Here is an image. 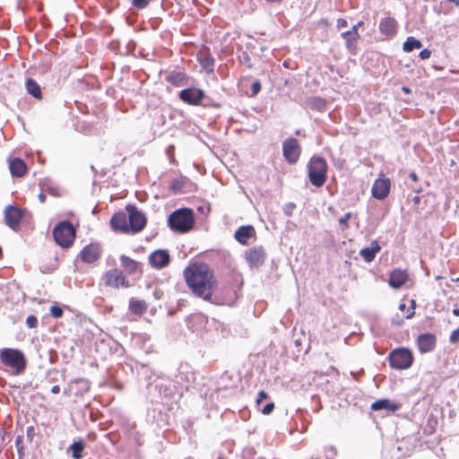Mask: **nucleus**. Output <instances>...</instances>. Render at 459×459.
Instances as JSON below:
<instances>
[{"label": "nucleus", "mask_w": 459, "mask_h": 459, "mask_svg": "<svg viewBox=\"0 0 459 459\" xmlns=\"http://www.w3.org/2000/svg\"><path fill=\"white\" fill-rule=\"evenodd\" d=\"M359 254L364 258V260L368 263L373 261L376 256V254L369 247L361 249Z\"/></svg>", "instance_id": "nucleus-32"}, {"label": "nucleus", "mask_w": 459, "mask_h": 459, "mask_svg": "<svg viewBox=\"0 0 459 459\" xmlns=\"http://www.w3.org/2000/svg\"><path fill=\"white\" fill-rule=\"evenodd\" d=\"M413 181H417L418 180V176L415 172H411L410 173V176H409Z\"/></svg>", "instance_id": "nucleus-53"}, {"label": "nucleus", "mask_w": 459, "mask_h": 459, "mask_svg": "<svg viewBox=\"0 0 459 459\" xmlns=\"http://www.w3.org/2000/svg\"><path fill=\"white\" fill-rule=\"evenodd\" d=\"M9 169L13 177H22L27 170L26 164L20 158L9 159Z\"/></svg>", "instance_id": "nucleus-18"}, {"label": "nucleus", "mask_w": 459, "mask_h": 459, "mask_svg": "<svg viewBox=\"0 0 459 459\" xmlns=\"http://www.w3.org/2000/svg\"><path fill=\"white\" fill-rule=\"evenodd\" d=\"M449 341L452 343H455L459 341V326L451 333Z\"/></svg>", "instance_id": "nucleus-38"}, {"label": "nucleus", "mask_w": 459, "mask_h": 459, "mask_svg": "<svg viewBox=\"0 0 459 459\" xmlns=\"http://www.w3.org/2000/svg\"><path fill=\"white\" fill-rule=\"evenodd\" d=\"M173 152H174V146L173 145H169L167 148V153H168V155L172 156Z\"/></svg>", "instance_id": "nucleus-51"}, {"label": "nucleus", "mask_w": 459, "mask_h": 459, "mask_svg": "<svg viewBox=\"0 0 459 459\" xmlns=\"http://www.w3.org/2000/svg\"><path fill=\"white\" fill-rule=\"evenodd\" d=\"M51 391H52L54 394H57V385H54V386H52Z\"/></svg>", "instance_id": "nucleus-59"}, {"label": "nucleus", "mask_w": 459, "mask_h": 459, "mask_svg": "<svg viewBox=\"0 0 459 459\" xmlns=\"http://www.w3.org/2000/svg\"><path fill=\"white\" fill-rule=\"evenodd\" d=\"M58 315H59V317L62 316V310H61V308H60V307H59Z\"/></svg>", "instance_id": "nucleus-62"}, {"label": "nucleus", "mask_w": 459, "mask_h": 459, "mask_svg": "<svg viewBox=\"0 0 459 459\" xmlns=\"http://www.w3.org/2000/svg\"><path fill=\"white\" fill-rule=\"evenodd\" d=\"M295 207H296V205L293 203H289V204H285V206L283 208L285 214H287L289 216L291 215Z\"/></svg>", "instance_id": "nucleus-40"}, {"label": "nucleus", "mask_w": 459, "mask_h": 459, "mask_svg": "<svg viewBox=\"0 0 459 459\" xmlns=\"http://www.w3.org/2000/svg\"><path fill=\"white\" fill-rule=\"evenodd\" d=\"M362 24L361 22H358L357 24L353 25L351 30H350V31H357L358 32V28Z\"/></svg>", "instance_id": "nucleus-52"}, {"label": "nucleus", "mask_w": 459, "mask_h": 459, "mask_svg": "<svg viewBox=\"0 0 459 459\" xmlns=\"http://www.w3.org/2000/svg\"><path fill=\"white\" fill-rule=\"evenodd\" d=\"M75 385L79 386V391L82 394L89 391L90 385L87 380L81 379L75 382Z\"/></svg>", "instance_id": "nucleus-34"}, {"label": "nucleus", "mask_w": 459, "mask_h": 459, "mask_svg": "<svg viewBox=\"0 0 459 459\" xmlns=\"http://www.w3.org/2000/svg\"><path fill=\"white\" fill-rule=\"evenodd\" d=\"M113 229L119 230L123 232L129 231L128 213L120 212L113 215L110 221Z\"/></svg>", "instance_id": "nucleus-15"}, {"label": "nucleus", "mask_w": 459, "mask_h": 459, "mask_svg": "<svg viewBox=\"0 0 459 459\" xmlns=\"http://www.w3.org/2000/svg\"><path fill=\"white\" fill-rule=\"evenodd\" d=\"M413 361L411 352L405 348H398L389 354V364L395 369H407Z\"/></svg>", "instance_id": "nucleus-4"}, {"label": "nucleus", "mask_w": 459, "mask_h": 459, "mask_svg": "<svg viewBox=\"0 0 459 459\" xmlns=\"http://www.w3.org/2000/svg\"><path fill=\"white\" fill-rule=\"evenodd\" d=\"M371 409L373 411L385 410L388 411H395L399 409V405L395 403H392L388 399H381L372 403Z\"/></svg>", "instance_id": "nucleus-22"}, {"label": "nucleus", "mask_w": 459, "mask_h": 459, "mask_svg": "<svg viewBox=\"0 0 459 459\" xmlns=\"http://www.w3.org/2000/svg\"><path fill=\"white\" fill-rule=\"evenodd\" d=\"M411 312L406 316V318L410 319L414 316V307H415V301L413 299L411 300Z\"/></svg>", "instance_id": "nucleus-50"}, {"label": "nucleus", "mask_w": 459, "mask_h": 459, "mask_svg": "<svg viewBox=\"0 0 459 459\" xmlns=\"http://www.w3.org/2000/svg\"><path fill=\"white\" fill-rule=\"evenodd\" d=\"M348 26V22L345 19L340 18L337 20V28L342 29Z\"/></svg>", "instance_id": "nucleus-46"}, {"label": "nucleus", "mask_w": 459, "mask_h": 459, "mask_svg": "<svg viewBox=\"0 0 459 459\" xmlns=\"http://www.w3.org/2000/svg\"><path fill=\"white\" fill-rule=\"evenodd\" d=\"M252 93L254 95H256L260 92L261 91V83L259 81H255L253 84H252Z\"/></svg>", "instance_id": "nucleus-41"}, {"label": "nucleus", "mask_w": 459, "mask_h": 459, "mask_svg": "<svg viewBox=\"0 0 459 459\" xmlns=\"http://www.w3.org/2000/svg\"><path fill=\"white\" fill-rule=\"evenodd\" d=\"M397 22L394 18H385L379 24V29L382 33L386 36H393L396 32Z\"/></svg>", "instance_id": "nucleus-21"}, {"label": "nucleus", "mask_w": 459, "mask_h": 459, "mask_svg": "<svg viewBox=\"0 0 459 459\" xmlns=\"http://www.w3.org/2000/svg\"><path fill=\"white\" fill-rule=\"evenodd\" d=\"M204 97V91L195 88H187L181 91L179 93V98L183 101L192 105L199 104Z\"/></svg>", "instance_id": "nucleus-11"}, {"label": "nucleus", "mask_w": 459, "mask_h": 459, "mask_svg": "<svg viewBox=\"0 0 459 459\" xmlns=\"http://www.w3.org/2000/svg\"><path fill=\"white\" fill-rule=\"evenodd\" d=\"M32 431H33V428L32 427L28 429V431H27L28 437H30V439H31V433L30 432H32Z\"/></svg>", "instance_id": "nucleus-54"}, {"label": "nucleus", "mask_w": 459, "mask_h": 459, "mask_svg": "<svg viewBox=\"0 0 459 459\" xmlns=\"http://www.w3.org/2000/svg\"><path fill=\"white\" fill-rule=\"evenodd\" d=\"M38 199L39 203L43 204L47 199V194L41 190V193L39 194Z\"/></svg>", "instance_id": "nucleus-47"}, {"label": "nucleus", "mask_w": 459, "mask_h": 459, "mask_svg": "<svg viewBox=\"0 0 459 459\" xmlns=\"http://www.w3.org/2000/svg\"><path fill=\"white\" fill-rule=\"evenodd\" d=\"M184 186V179L175 178L171 181L169 188L174 193L179 192Z\"/></svg>", "instance_id": "nucleus-33"}, {"label": "nucleus", "mask_w": 459, "mask_h": 459, "mask_svg": "<svg viewBox=\"0 0 459 459\" xmlns=\"http://www.w3.org/2000/svg\"><path fill=\"white\" fill-rule=\"evenodd\" d=\"M195 223L194 213L190 209H178L173 212L168 219L169 228L177 232L189 231Z\"/></svg>", "instance_id": "nucleus-2"}, {"label": "nucleus", "mask_w": 459, "mask_h": 459, "mask_svg": "<svg viewBox=\"0 0 459 459\" xmlns=\"http://www.w3.org/2000/svg\"><path fill=\"white\" fill-rule=\"evenodd\" d=\"M453 314H454L455 316H459V308H454V309H453Z\"/></svg>", "instance_id": "nucleus-56"}, {"label": "nucleus", "mask_w": 459, "mask_h": 459, "mask_svg": "<svg viewBox=\"0 0 459 459\" xmlns=\"http://www.w3.org/2000/svg\"><path fill=\"white\" fill-rule=\"evenodd\" d=\"M76 238V228L67 220L59 221V247L69 248Z\"/></svg>", "instance_id": "nucleus-6"}, {"label": "nucleus", "mask_w": 459, "mask_h": 459, "mask_svg": "<svg viewBox=\"0 0 459 459\" xmlns=\"http://www.w3.org/2000/svg\"><path fill=\"white\" fill-rule=\"evenodd\" d=\"M274 409V403H269L262 409V412L265 415L270 414Z\"/></svg>", "instance_id": "nucleus-39"}, {"label": "nucleus", "mask_w": 459, "mask_h": 459, "mask_svg": "<svg viewBox=\"0 0 459 459\" xmlns=\"http://www.w3.org/2000/svg\"><path fill=\"white\" fill-rule=\"evenodd\" d=\"M1 361L11 368H14L17 371H22L25 368V359L23 354L14 349H3L0 353Z\"/></svg>", "instance_id": "nucleus-5"}, {"label": "nucleus", "mask_w": 459, "mask_h": 459, "mask_svg": "<svg viewBox=\"0 0 459 459\" xmlns=\"http://www.w3.org/2000/svg\"><path fill=\"white\" fill-rule=\"evenodd\" d=\"M41 190L44 191L47 195H51L53 198L56 196V190L54 186H49L47 182L42 181L39 183Z\"/></svg>", "instance_id": "nucleus-31"}, {"label": "nucleus", "mask_w": 459, "mask_h": 459, "mask_svg": "<svg viewBox=\"0 0 459 459\" xmlns=\"http://www.w3.org/2000/svg\"><path fill=\"white\" fill-rule=\"evenodd\" d=\"M20 442H21V437H17V439H16V444H17V445H19V443H20Z\"/></svg>", "instance_id": "nucleus-61"}, {"label": "nucleus", "mask_w": 459, "mask_h": 459, "mask_svg": "<svg viewBox=\"0 0 459 459\" xmlns=\"http://www.w3.org/2000/svg\"><path fill=\"white\" fill-rule=\"evenodd\" d=\"M50 313L54 317H57V305L54 304L50 307Z\"/></svg>", "instance_id": "nucleus-48"}, {"label": "nucleus", "mask_w": 459, "mask_h": 459, "mask_svg": "<svg viewBox=\"0 0 459 459\" xmlns=\"http://www.w3.org/2000/svg\"><path fill=\"white\" fill-rule=\"evenodd\" d=\"M149 261L152 266L160 269L169 264L170 256L167 250L159 249L150 255Z\"/></svg>", "instance_id": "nucleus-12"}, {"label": "nucleus", "mask_w": 459, "mask_h": 459, "mask_svg": "<svg viewBox=\"0 0 459 459\" xmlns=\"http://www.w3.org/2000/svg\"><path fill=\"white\" fill-rule=\"evenodd\" d=\"M84 447V441L80 439L78 441H74L72 445L69 446L67 448V453H70L74 459H81L82 457V453Z\"/></svg>", "instance_id": "nucleus-23"}, {"label": "nucleus", "mask_w": 459, "mask_h": 459, "mask_svg": "<svg viewBox=\"0 0 459 459\" xmlns=\"http://www.w3.org/2000/svg\"><path fill=\"white\" fill-rule=\"evenodd\" d=\"M255 230L252 225L239 227L234 234L235 238L242 245H247L250 238L255 237Z\"/></svg>", "instance_id": "nucleus-17"}, {"label": "nucleus", "mask_w": 459, "mask_h": 459, "mask_svg": "<svg viewBox=\"0 0 459 459\" xmlns=\"http://www.w3.org/2000/svg\"><path fill=\"white\" fill-rule=\"evenodd\" d=\"M369 248L375 253H378L381 249V247L379 246V244L377 243V240H374L372 243H371V246L369 247Z\"/></svg>", "instance_id": "nucleus-44"}, {"label": "nucleus", "mask_w": 459, "mask_h": 459, "mask_svg": "<svg viewBox=\"0 0 459 459\" xmlns=\"http://www.w3.org/2000/svg\"><path fill=\"white\" fill-rule=\"evenodd\" d=\"M26 324L30 328H34L38 324V319L34 316H29L26 319Z\"/></svg>", "instance_id": "nucleus-37"}, {"label": "nucleus", "mask_w": 459, "mask_h": 459, "mask_svg": "<svg viewBox=\"0 0 459 459\" xmlns=\"http://www.w3.org/2000/svg\"><path fill=\"white\" fill-rule=\"evenodd\" d=\"M447 2H449V3H454V4H455L456 5H459V0H447Z\"/></svg>", "instance_id": "nucleus-60"}, {"label": "nucleus", "mask_w": 459, "mask_h": 459, "mask_svg": "<svg viewBox=\"0 0 459 459\" xmlns=\"http://www.w3.org/2000/svg\"><path fill=\"white\" fill-rule=\"evenodd\" d=\"M390 187V179L385 177H380L372 186V195L378 200H383L389 195Z\"/></svg>", "instance_id": "nucleus-9"}, {"label": "nucleus", "mask_w": 459, "mask_h": 459, "mask_svg": "<svg viewBox=\"0 0 459 459\" xmlns=\"http://www.w3.org/2000/svg\"><path fill=\"white\" fill-rule=\"evenodd\" d=\"M308 178L311 184L316 187L322 186L326 180L327 163L325 159L314 156L307 165Z\"/></svg>", "instance_id": "nucleus-3"}, {"label": "nucleus", "mask_w": 459, "mask_h": 459, "mask_svg": "<svg viewBox=\"0 0 459 459\" xmlns=\"http://www.w3.org/2000/svg\"><path fill=\"white\" fill-rule=\"evenodd\" d=\"M22 216L21 210L13 205H8L4 210V221L11 229H15L19 225Z\"/></svg>", "instance_id": "nucleus-13"}, {"label": "nucleus", "mask_w": 459, "mask_h": 459, "mask_svg": "<svg viewBox=\"0 0 459 459\" xmlns=\"http://www.w3.org/2000/svg\"><path fill=\"white\" fill-rule=\"evenodd\" d=\"M121 264L130 273H134L138 268V263L128 256H121Z\"/></svg>", "instance_id": "nucleus-29"}, {"label": "nucleus", "mask_w": 459, "mask_h": 459, "mask_svg": "<svg viewBox=\"0 0 459 459\" xmlns=\"http://www.w3.org/2000/svg\"><path fill=\"white\" fill-rule=\"evenodd\" d=\"M187 286L193 293L206 301H211L216 280L205 264H193L184 271Z\"/></svg>", "instance_id": "nucleus-1"}, {"label": "nucleus", "mask_w": 459, "mask_h": 459, "mask_svg": "<svg viewBox=\"0 0 459 459\" xmlns=\"http://www.w3.org/2000/svg\"><path fill=\"white\" fill-rule=\"evenodd\" d=\"M393 322L394 323V321L393 320ZM402 321L400 322H395L396 325H399Z\"/></svg>", "instance_id": "nucleus-63"}, {"label": "nucleus", "mask_w": 459, "mask_h": 459, "mask_svg": "<svg viewBox=\"0 0 459 459\" xmlns=\"http://www.w3.org/2000/svg\"><path fill=\"white\" fill-rule=\"evenodd\" d=\"M407 281V274L402 270H395L390 273L388 283L394 289L401 288Z\"/></svg>", "instance_id": "nucleus-19"}, {"label": "nucleus", "mask_w": 459, "mask_h": 459, "mask_svg": "<svg viewBox=\"0 0 459 459\" xmlns=\"http://www.w3.org/2000/svg\"><path fill=\"white\" fill-rule=\"evenodd\" d=\"M282 152L290 164H295L300 155V147L298 140L295 138L286 139L282 143Z\"/></svg>", "instance_id": "nucleus-8"}, {"label": "nucleus", "mask_w": 459, "mask_h": 459, "mask_svg": "<svg viewBox=\"0 0 459 459\" xmlns=\"http://www.w3.org/2000/svg\"><path fill=\"white\" fill-rule=\"evenodd\" d=\"M200 64L207 73L212 74L214 71V58L210 55L209 52L204 51L201 55Z\"/></svg>", "instance_id": "nucleus-24"}, {"label": "nucleus", "mask_w": 459, "mask_h": 459, "mask_svg": "<svg viewBox=\"0 0 459 459\" xmlns=\"http://www.w3.org/2000/svg\"><path fill=\"white\" fill-rule=\"evenodd\" d=\"M266 253L262 247H254L245 253L247 262L251 267H259L264 262Z\"/></svg>", "instance_id": "nucleus-10"}, {"label": "nucleus", "mask_w": 459, "mask_h": 459, "mask_svg": "<svg viewBox=\"0 0 459 459\" xmlns=\"http://www.w3.org/2000/svg\"><path fill=\"white\" fill-rule=\"evenodd\" d=\"M268 394L264 391H260L258 393V397L256 398V403L259 404L263 400L266 399Z\"/></svg>", "instance_id": "nucleus-45"}, {"label": "nucleus", "mask_w": 459, "mask_h": 459, "mask_svg": "<svg viewBox=\"0 0 459 459\" xmlns=\"http://www.w3.org/2000/svg\"><path fill=\"white\" fill-rule=\"evenodd\" d=\"M26 90L36 99L41 98V91L39 85L32 79H28L26 82Z\"/></svg>", "instance_id": "nucleus-26"}, {"label": "nucleus", "mask_w": 459, "mask_h": 459, "mask_svg": "<svg viewBox=\"0 0 459 459\" xmlns=\"http://www.w3.org/2000/svg\"><path fill=\"white\" fill-rule=\"evenodd\" d=\"M430 55H431V51H430V50H429V49H427V48H425V49H423V50H421V51L420 52V57L421 59H423V60H424V59H428V58H429V57H430Z\"/></svg>", "instance_id": "nucleus-43"}, {"label": "nucleus", "mask_w": 459, "mask_h": 459, "mask_svg": "<svg viewBox=\"0 0 459 459\" xmlns=\"http://www.w3.org/2000/svg\"><path fill=\"white\" fill-rule=\"evenodd\" d=\"M342 38L345 39V45L349 50L355 48V42L359 39V35L357 31H344L341 34Z\"/></svg>", "instance_id": "nucleus-25"}, {"label": "nucleus", "mask_w": 459, "mask_h": 459, "mask_svg": "<svg viewBox=\"0 0 459 459\" xmlns=\"http://www.w3.org/2000/svg\"><path fill=\"white\" fill-rule=\"evenodd\" d=\"M421 46V42L419 39H416L413 37H409L403 43V48L405 52H411L413 49L420 48Z\"/></svg>", "instance_id": "nucleus-27"}, {"label": "nucleus", "mask_w": 459, "mask_h": 459, "mask_svg": "<svg viewBox=\"0 0 459 459\" xmlns=\"http://www.w3.org/2000/svg\"><path fill=\"white\" fill-rule=\"evenodd\" d=\"M126 210L128 213L130 230L134 232L142 230L146 224V219L143 213L138 211L137 208L132 204H127Z\"/></svg>", "instance_id": "nucleus-7"}, {"label": "nucleus", "mask_w": 459, "mask_h": 459, "mask_svg": "<svg viewBox=\"0 0 459 459\" xmlns=\"http://www.w3.org/2000/svg\"><path fill=\"white\" fill-rule=\"evenodd\" d=\"M185 79V74L181 72H178V71H173L171 72L167 80L169 82H170L171 84H174L176 86H179L181 84V82L184 81Z\"/></svg>", "instance_id": "nucleus-30"}, {"label": "nucleus", "mask_w": 459, "mask_h": 459, "mask_svg": "<svg viewBox=\"0 0 459 459\" xmlns=\"http://www.w3.org/2000/svg\"><path fill=\"white\" fill-rule=\"evenodd\" d=\"M351 212H347L343 217L340 218L339 219L340 226H342V228H347L348 227V221L351 219Z\"/></svg>", "instance_id": "nucleus-35"}, {"label": "nucleus", "mask_w": 459, "mask_h": 459, "mask_svg": "<svg viewBox=\"0 0 459 459\" xmlns=\"http://www.w3.org/2000/svg\"><path fill=\"white\" fill-rule=\"evenodd\" d=\"M99 255V247L95 245H89L85 247L81 253L82 259L86 263H93L98 259Z\"/></svg>", "instance_id": "nucleus-20"}, {"label": "nucleus", "mask_w": 459, "mask_h": 459, "mask_svg": "<svg viewBox=\"0 0 459 459\" xmlns=\"http://www.w3.org/2000/svg\"><path fill=\"white\" fill-rule=\"evenodd\" d=\"M52 236L54 241L57 244V224H56L53 228Z\"/></svg>", "instance_id": "nucleus-49"}, {"label": "nucleus", "mask_w": 459, "mask_h": 459, "mask_svg": "<svg viewBox=\"0 0 459 459\" xmlns=\"http://www.w3.org/2000/svg\"><path fill=\"white\" fill-rule=\"evenodd\" d=\"M148 3V0H133L132 4L138 9H143L147 6Z\"/></svg>", "instance_id": "nucleus-36"}, {"label": "nucleus", "mask_w": 459, "mask_h": 459, "mask_svg": "<svg viewBox=\"0 0 459 459\" xmlns=\"http://www.w3.org/2000/svg\"><path fill=\"white\" fill-rule=\"evenodd\" d=\"M402 90H403V92H405V93H409V92H411V90H410L408 87H405V86H404V87H403V88H402Z\"/></svg>", "instance_id": "nucleus-58"}, {"label": "nucleus", "mask_w": 459, "mask_h": 459, "mask_svg": "<svg viewBox=\"0 0 459 459\" xmlns=\"http://www.w3.org/2000/svg\"><path fill=\"white\" fill-rule=\"evenodd\" d=\"M106 283L107 285L114 288H118L119 286H128L126 282V278L123 273L117 269L110 270L107 273Z\"/></svg>", "instance_id": "nucleus-14"}, {"label": "nucleus", "mask_w": 459, "mask_h": 459, "mask_svg": "<svg viewBox=\"0 0 459 459\" xmlns=\"http://www.w3.org/2000/svg\"><path fill=\"white\" fill-rule=\"evenodd\" d=\"M73 354H74V347L72 345H69L68 351H65L63 354L64 358L65 359V362H67V360L73 357Z\"/></svg>", "instance_id": "nucleus-42"}, {"label": "nucleus", "mask_w": 459, "mask_h": 459, "mask_svg": "<svg viewBox=\"0 0 459 459\" xmlns=\"http://www.w3.org/2000/svg\"><path fill=\"white\" fill-rule=\"evenodd\" d=\"M418 347L422 353L431 351L436 344V337L432 333H422L418 337Z\"/></svg>", "instance_id": "nucleus-16"}, {"label": "nucleus", "mask_w": 459, "mask_h": 459, "mask_svg": "<svg viewBox=\"0 0 459 459\" xmlns=\"http://www.w3.org/2000/svg\"><path fill=\"white\" fill-rule=\"evenodd\" d=\"M405 308H406V305H405L404 303H401V304L399 305V309H400V310L403 311Z\"/></svg>", "instance_id": "nucleus-55"}, {"label": "nucleus", "mask_w": 459, "mask_h": 459, "mask_svg": "<svg viewBox=\"0 0 459 459\" xmlns=\"http://www.w3.org/2000/svg\"><path fill=\"white\" fill-rule=\"evenodd\" d=\"M412 201H413L414 204H419L420 203V197L419 196H414L412 198Z\"/></svg>", "instance_id": "nucleus-57"}, {"label": "nucleus", "mask_w": 459, "mask_h": 459, "mask_svg": "<svg viewBox=\"0 0 459 459\" xmlns=\"http://www.w3.org/2000/svg\"><path fill=\"white\" fill-rule=\"evenodd\" d=\"M129 307L135 314H143L147 309V304L143 300L132 299L130 300Z\"/></svg>", "instance_id": "nucleus-28"}]
</instances>
